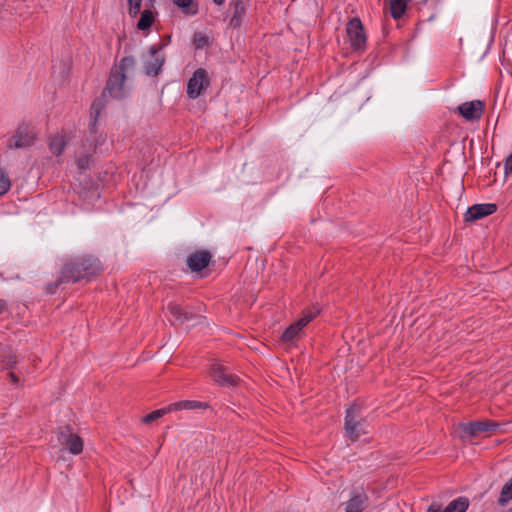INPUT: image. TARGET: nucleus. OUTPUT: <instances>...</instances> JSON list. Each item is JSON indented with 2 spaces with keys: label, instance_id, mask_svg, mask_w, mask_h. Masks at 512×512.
<instances>
[{
  "label": "nucleus",
  "instance_id": "obj_1",
  "mask_svg": "<svg viewBox=\"0 0 512 512\" xmlns=\"http://www.w3.org/2000/svg\"><path fill=\"white\" fill-rule=\"evenodd\" d=\"M136 60L133 56L123 57L119 64L115 65L107 81L106 90L111 97L122 99L129 94L130 87L127 80L133 76Z\"/></svg>",
  "mask_w": 512,
  "mask_h": 512
},
{
  "label": "nucleus",
  "instance_id": "obj_2",
  "mask_svg": "<svg viewBox=\"0 0 512 512\" xmlns=\"http://www.w3.org/2000/svg\"><path fill=\"white\" fill-rule=\"evenodd\" d=\"M102 271L99 260L93 256H85L74 262L67 263L60 276V282H78L83 279L90 280L91 277Z\"/></svg>",
  "mask_w": 512,
  "mask_h": 512
},
{
  "label": "nucleus",
  "instance_id": "obj_3",
  "mask_svg": "<svg viewBox=\"0 0 512 512\" xmlns=\"http://www.w3.org/2000/svg\"><path fill=\"white\" fill-rule=\"evenodd\" d=\"M37 138L36 130L33 126L23 123L17 127L15 133L7 141L9 149H26L31 147Z\"/></svg>",
  "mask_w": 512,
  "mask_h": 512
},
{
  "label": "nucleus",
  "instance_id": "obj_4",
  "mask_svg": "<svg viewBox=\"0 0 512 512\" xmlns=\"http://www.w3.org/2000/svg\"><path fill=\"white\" fill-rule=\"evenodd\" d=\"M345 430L352 441H356L360 435L368 432L366 422L360 420V407L358 405L350 406L346 410Z\"/></svg>",
  "mask_w": 512,
  "mask_h": 512
},
{
  "label": "nucleus",
  "instance_id": "obj_5",
  "mask_svg": "<svg viewBox=\"0 0 512 512\" xmlns=\"http://www.w3.org/2000/svg\"><path fill=\"white\" fill-rule=\"evenodd\" d=\"M102 107H103V104H102L101 99H97L92 103L91 113H90L91 123L89 125L90 137L87 138L83 142V143H86V147H88V148H90V144H91V148H92L93 152L96 151L97 148H100L106 141L105 136L96 135V122H97L98 116L100 115V111H101Z\"/></svg>",
  "mask_w": 512,
  "mask_h": 512
},
{
  "label": "nucleus",
  "instance_id": "obj_6",
  "mask_svg": "<svg viewBox=\"0 0 512 512\" xmlns=\"http://www.w3.org/2000/svg\"><path fill=\"white\" fill-rule=\"evenodd\" d=\"M56 441L61 446L60 451L66 450L73 455H78L83 451V440L68 428L57 433Z\"/></svg>",
  "mask_w": 512,
  "mask_h": 512
},
{
  "label": "nucleus",
  "instance_id": "obj_7",
  "mask_svg": "<svg viewBox=\"0 0 512 512\" xmlns=\"http://www.w3.org/2000/svg\"><path fill=\"white\" fill-rule=\"evenodd\" d=\"M210 85V79L205 69L199 68L194 71L187 83V95L190 99L198 98L202 91Z\"/></svg>",
  "mask_w": 512,
  "mask_h": 512
},
{
  "label": "nucleus",
  "instance_id": "obj_8",
  "mask_svg": "<svg viewBox=\"0 0 512 512\" xmlns=\"http://www.w3.org/2000/svg\"><path fill=\"white\" fill-rule=\"evenodd\" d=\"M346 32L351 47L354 50H361L365 47L366 35L364 33V28L359 18H353L347 23Z\"/></svg>",
  "mask_w": 512,
  "mask_h": 512
},
{
  "label": "nucleus",
  "instance_id": "obj_9",
  "mask_svg": "<svg viewBox=\"0 0 512 512\" xmlns=\"http://www.w3.org/2000/svg\"><path fill=\"white\" fill-rule=\"evenodd\" d=\"M368 495L363 487H355L349 492V498L344 503L345 512H363L368 507Z\"/></svg>",
  "mask_w": 512,
  "mask_h": 512
},
{
  "label": "nucleus",
  "instance_id": "obj_10",
  "mask_svg": "<svg viewBox=\"0 0 512 512\" xmlns=\"http://www.w3.org/2000/svg\"><path fill=\"white\" fill-rule=\"evenodd\" d=\"M319 313L318 309H309L303 313V316L292 323L282 334V340L290 342L294 340L302 329Z\"/></svg>",
  "mask_w": 512,
  "mask_h": 512
},
{
  "label": "nucleus",
  "instance_id": "obj_11",
  "mask_svg": "<svg viewBox=\"0 0 512 512\" xmlns=\"http://www.w3.org/2000/svg\"><path fill=\"white\" fill-rule=\"evenodd\" d=\"M161 46L149 48L150 58L144 62V71L148 76H157L164 65L165 56L161 53Z\"/></svg>",
  "mask_w": 512,
  "mask_h": 512
},
{
  "label": "nucleus",
  "instance_id": "obj_12",
  "mask_svg": "<svg viewBox=\"0 0 512 512\" xmlns=\"http://www.w3.org/2000/svg\"><path fill=\"white\" fill-rule=\"evenodd\" d=\"M211 378L222 387H233L238 384L239 378L236 375L228 373L220 364H213L210 369Z\"/></svg>",
  "mask_w": 512,
  "mask_h": 512
},
{
  "label": "nucleus",
  "instance_id": "obj_13",
  "mask_svg": "<svg viewBox=\"0 0 512 512\" xmlns=\"http://www.w3.org/2000/svg\"><path fill=\"white\" fill-rule=\"evenodd\" d=\"M469 500L466 497H458L452 500L444 509L438 502H432L426 512H466Z\"/></svg>",
  "mask_w": 512,
  "mask_h": 512
},
{
  "label": "nucleus",
  "instance_id": "obj_14",
  "mask_svg": "<svg viewBox=\"0 0 512 512\" xmlns=\"http://www.w3.org/2000/svg\"><path fill=\"white\" fill-rule=\"evenodd\" d=\"M457 109L461 116L466 120H478L482 116L484 110V103L480 100L464 102L461 105H459Z\"/></svg>",
  "mask_w": 512,
  "mask_h": 512
},
{
  "label": "nucleus",
  "instance_id": "obj_15",
  "mask_svg": "<svg viewBox=\"0 0 512 512\" xmlns=\"http://www.w3.org/2000/svg\"><path fill=\"white\" fill-rule=\"evenodd\" d=\"M211 258L212 255L208 251L201 250L191 253L188 256L186 263L191 271L199 272L209 265Z\"/></svg>",
  "mask_w": 512,
  "mask_h": 512
},
{
  "label": "nucleus",
  "instance_id": "obj_16",
  "mask_svg": "<svg viewBox=\"0 0 512 512\" xmlns=\"http://www.w3.org/2000/svg\"><path fill=\"white\" fill-rule=\"evenodd\" d=\"M229 11L231 13L230 26L238 28L242 25L246 12L247 4L244 0H231L229 3Z\"/></svg>",
  "mask_w": 512,
  "mask_h": 512
},
{
  "label": "nucleus",
  "instance_id": "obj_17",
  "mask_svg": "<svg viewBox=\"0 0 512 512\" xmlns=\"http://www.w3.org/2000/svg\"><path fill=\"white\" fill-rule=\"evenodd\" d=\"M496 211L495 204H475L469 207L465 213V221L471 222L482 219Z\"/></svg>",
  "mask_w": 512,
  "mask_h": 512
},
{
  "label": "nucleus",
  "instance_id": "obj_18",
  "mask_svg": "<svg viewBox=\"0 0 512 512\" xmlns=\"http://www.w3.org/2000/svg\"><path fill=\"white\" fill-rule=\"evenodd\" d=\"M497 426L498 425L492 421H470L461 424L462 430L470 436H477L480 433L492 431L496 429Z\"/></svg>",
  "mask_w": 512,
  "mask_h": 512
},
{
  "label": "nucleus",
  "instance_id": "obj_19",
  "mask_svg": "<svg viewBox=\"0 0 512 512\" xmlns=\"http://www.w3.org/2000/svg\"><path fill=\"white\" fill-rule=\"evenodd\" d=\"M70 140V134L67 131H61L51 137L49 141V149L51 153L59 156L64 151L68 141Z\"/></svg>",
  "mask_w": 512,
  "mask_h": 512
},
{
  "label": "nucleus",
  "instance_id": "obj_20",
  "mask_svg": "<svg viewBox=\"0 0 512 512\" xmlns=\"http://www.w3.org/2000/svg\"><path fill=\"white\" fill-rule=\"evenodd\" d=\"M92 148L86 147V143H82L80 150L76 154V164L80 170L88 169L92 158Z\"/></svg>",
  "mask_w": 512,
  "mask_h": 512
},
{
  "label": "nucleus",
  "instance_id": "obj_21",
  "mask_svg": "<svg viewBox=\"0 0 512 512\" xmlns=\"http://www.w3.org/2000/svg\"><path fill=\"white\" fill-rule=\"evenodd\" d=\"M167 309L172 315L175 323L183 324L191 318V314L177 303H169Z\"/></svg>",
  "mask_w": 512,
  "mask_h": 512
},
{
  "label": "nucleus",
  "instance_id": "obj_22",
  "mask_svg": "<svg viewBox=\"0 0 512 512\" xmlns=\"http://www.w3.org/2000/svg\"><path fill=\"white\" fill-rule=\"evenodd\" d=\"M0 362L3 368L7 370L11 369L17 363L16 356L10 347L0 346Z\"/></svg>",
  "mask_w": 512,
  "mask_h": 512
},
{
  "label": "nucleus",
  "instance_id": "obj_23",
  "mask_svg": "<svg viewBox=\"0 0 512 512\" xmlns=\"http://www.w3.org/2000/svg\"><path fill=\"white\" fill-rule=\"evenodd\" d=\"M185 15L194 16L198 13V2L196 0H173Z\"/></svg>",
  "mask_w": 512,
  "mask_h": 512
},
{
  "label": "nucleus",
  "instance_id": "obj_24",
  "mask_svg": "<svg viewBox=\"0 0 512 512\" xmlns=\"http://www.w3.org/2000/svg\"><path fill=\"white\" fill-rule=\"evenodd\" d=\"M204 407H206V404L194 400H183L170 404V409H172V412L180 410H195Z\"/></svg>",
  "mask_w": 512,
  "mask_h": 512
},
{
  "label": "nucleus",
  "instance_id": "obj_25",
  "mask_svg": "<svg viewBox=\"0 0 512 512\" xmlns=\"http://www.w3.org/2000/svg\"><path fill=\"white\" fill-rule=\"evenodd\" d=\"M407 8V0H390V11L394 19L403 16Z\"/></svg>",
  "mask_w": 512,
  "mask_h": 512
},
{
  "label": "nucleus",
  "instance_id": "obj_26",
  "mask_svg": "<svg viewBox=\"0 0 512 512\" xmlns=\"http://www.w3.org/2000/svg\"><path fill=\"white\" fill-rule=\"evenodd\" d=\"M154 21V16L151 11L144 10L140 16V19L137 23V28L139 30H147L151 27Z\"/></svg>",
  "mask_w": 512,
  "mask_h": 512
},
{
  "label": "nucleus",
  "instance_id": "obj_27",
  "mask_svg": "<svg viewBox=\"0 0 512 512\" xmlns=\"http://www.w3.org/2000/svg\"><path fill=\"white\" fill-rule=\"evenodd\" d=\"M510 500H512V479L502 487L498 504L505 506Z\"/></svg>",
  "mask_w": 512,
  "mask_h": 512
},
{
  "label": "nucleus",
  "instance_id": "obj_28",
  "mask_svg": "<svg viewBox=\"0 0 512 512\" xmlns=\"http://www.w3.org/2000/svg\"><path fill=\"white\" fill-rule=\"evenodd\" d=\"M170 412H172V409H170V405H168V406H166L164 408H161V409H157V410L152 411L151 413L147 414L143 418V422L146 423V424H149V423L159 419L163 415H165L167 413H170Z\"/></svg>",
  "mask_w": 512,
  "mask_h": 512
},
{
  "label": "nucleus",
  "instance_id": "obj_29",
  "mask_svg": "<svg viewBox=\"0 0 512 512\" xmlns=\"http://www.w3.org/2000/svg\"><path fill=\"white\" fill-rule=\"evenodd\" d=\"M192 42L196 49H202L209 44V37L203 32H195L193 34Z\"/></svg>",
  "mask_w": 512,
  "mask_h": 512
},
{
  "label": "nucleus",
  "instance_id": "obj_30",
  "mask_svg": "<svg viewBox=\"0 0 512 512\" xmlns=\"http://www.w3.org/2000/svg\"><path fill=\"white\" fill-rule=\"evenodd\" d=\"M10 186V179L0 168V196L4 195L10 189Z\"/></svg>",
  "mask_w": 512,
  "mask_h": 512
},
{
  "label": "nucleus",
  "instance_id": "obj_31",
  "mask_svg": "<svg viewBox=\"0 0 512 512\" xmlns=\"http://www.w3.org/2000/svg\"><path fill=\"white\" fill-rule=\"evenodd\" d=\"M128 2L130 5V9H129L130 15L136 16L140 11L142 0H128Z\"/></svg>",
  "mask_w": 512,
  "mask_h": 512
},
{
  "label": "nucleus",
  "instance_id": "obj_32",
  "mask_svg": "<svg viewBox=\"0 0 512 512\" xmlns=\"http://www.w3.org/2000/svg\"><path fill=\"white\" fill-rule=\"evenodd\" d=\"M504 170L506 175L512 173V153L505 160Z\"/></svg>",
  "mask_w": 512,
  "mask_h": 512
},
{
  "label": "nucleus",
  "instance_id": "obj_33",
  "mask_svg": "<svg viewBox=\"0 0 512 512\" xmlns=\"http://www.w3.org/2000/svg\"><path fill=\"white\" fill-rule=\"evenodd\" d=\"M7 376L13 383H17L19 381L18 376L14 372H9Z\"/></svg>",
  "mask_w": 512,
  "mask_h": 512
},
{
  "label": "nucleus",
  "instance_id": "obj_34",
  "mask_svg": "<svg viewBox=\"0 0 512 512\" xmlns=\"http://www.w3.org/2000/svg\"><path fill=\"white\" fill-rule=\"evenodd\" d=\"M5 307H6L5 301L0 299V313H2L4 311Z\"/></svg>",
  "mask_w": 512,
  "mask_h": 512
},
{
  "label": "nucleus",
  "instance_id": "obj_35",
  "mask_svg": "<svg viewBox=\"0 0 512 512\" xmlns=\"http://www.w3.org/2000/svg\"><path fill=\"white\" fill-rule=\"evenodd\" d=\"M214 4L217 6H221L225 3V0H213Z\"/></svg>",
  "mask_w": 512,
  "mask_h": 512
},
{
  "label": "nucleus",
  "instance_id": "obj_36",
  "mask_svg": "<svg viewBox=\"0 0 512 512\" xmlns=\"http://www.w3.org/2000/svg\"><path fill=\"white\" fill-rule=\"evenodd\" d=\"M51 443H52V449H55L57 447V445L53 443V440L51 441Z\"/></svg>",
  "mask_w": 512,
  "mask_h": 512
},
{
  "label": "nucleus",
  "instance_id": "obj_37",
  "mask_svg": "<svg viewBox=\"0 0 512 512\" xmlns=\"http://www.w3.org/2000/svg\"><path fill=\"white\" fill-rule=\"evenodd\" d=\"M508 512H512V507L509 509V511H508Z\"/></svg>",
  "mask_w": 512,
  "mask_h": 512
}]
</instances>
